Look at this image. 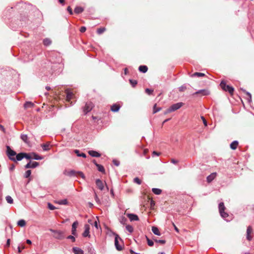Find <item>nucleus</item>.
Returning a JSON list of instances; mask_svg holds the SVG:
<instances>
[{"label": "nucleus", "instance_id": "nucleus-1", "mask_svg": "<svg viewBox=\"0 0 254 254\" xmlns=\"http://www.w3.org/2000/svg\"><path fill=\"white\" fill-rule=\"evenodd\" d=\"M50 61L51 63H55L57 62V66H58L60 68L63 67V64L62 63V59L59 53L55 52H52L50 54Z\"/></svg>", "mask_w": 254, "mask_h": 254}, {"label": "nucleus", "instance_id": "nucleus-2", "mask_svg": "<svg viewBox=\"0 0 254 254\" xmlns=\"http://www.w3.org/2000/svg\"><path fill=\"white\" fill-rule=\"evenodd\" d=\"M219 211L221 216L224 218L226 221H229L230 219H227V218L229 217V214L224 211L225 209V207L224 206L223 202H220L219 204Z\"/></svg>", "mask_w": 254, "mask_h": 254}, {"label": "nucleus", "instance_id": "nucleus-3", "mask_svg": "<svg viewBox=\"0 0 254 254\" xmlns=\"http://www.w3.org/2000/svg\"><path fill=\"white\" fill-rule=\"evenodd\" d=\"M64 174L65 175L68 176L69 177H73V176L79 175L82 178H83V179L85 178V176L82 172H80V171L76 172L73 170H70V171L65 170L64 172Z\"/></svg>", "mask_w": 254, "mask_h": 254}, {"label": "nucleus", "instance_id": "nucleus-4", "mask_svg": "<svg viewBox=\"0 0 254 254\" xmlns=\"http://www.w3.org/2000/svg\"><path fill=\"white\" fill-rule=\"evenodd\" d=\"M6 154L10 160L15 162L14 156L16 155V153L8 145L6 146Z\"/></svg>", "mask_w": 254, "mask_h": 254}, {"label": "nucleus", "instance_id": "nucleus-5", "mask_svg": "<svg viewBox=\"0 0 254 254\" xmlns=\"http://www.w3.org/2000/svg\"><path fill=\"white\" fill-rule=\"evenodd\" d=\"M220 86L222 88V89L226 91H228L230 94H233L234 89L233 87H232L231 86H229L228 85H226L225 82L223 80H222L220 84Z\"/></svg>", "mask_w": 254, "mask_h": 254}, {"label": "nucleus", "instance_id": "nucleus-6", "mask_svg": "<svg viewBox=\"0 0 254 254\" xmlns=\"http://www.w3.org/2000/svg\"><path fill=\"white\" fill-rule=\"evenodd\" d=\"M50 231L54 233L53 237L57 239L62 240L64 238V233L63 231L53 229H50Z\"/></svg>", "mask_w": 254, "mask_h": 254}, {"label": "nucleus", "instance_id": "nucleus-7", "mask_svg": "<svg viewBox=\"0 0 254 254\" xmlns=\"http://www.w3.org/2000/svg\"><path fill=\"white\" fill-rule=\"evenodd\" d=\"M114 235L115 236V245L116 248L118 251H121L122 250V245H120L119 243V240H121V238L119 236V235L116 233H114Z\"/></svg>", "mask_w": 254, "mask_h": 254}, {"label": "nucleus", "instance_id": "nucleus-8", "mask_svg": "<svg viewBox=\"0 0 254 254\" xmlns=\"http://www.w3.org/2000/svg\"><path fill=\"white\" fill-rule=\"evenodd\" d=\"M200 94L201 96H207L210 94V91L207 89L199 90L193 94V95Z\"/></svg>", "mask_w": 254, "mask_h": 254}, {"label": "nucleus", "instance_id": "nucleus-9", "mask_svg": "<svg viewBox=\"0 0 254 254\" xmlns=\"http://www.w3.org/2000/svg\"><path fill=\"white\" fill-rule=\"evenodd\" d=\"M184 105V103L182 102H179L176 104H174L172 105H171L170 108V111L172 112H174L180 108H181Z\"/></svg>", "mask_w": 254, "mask_h": 254}, {"label": "nucleus", "instance_id": "nucleus-10", "mask_svg": "<svg viewBox=\"0 0 254 254\" xmlns=\"http://www.w3.org/2000/svg\"><path fill=\"white\" fill-rule=\"evenodd\" d=\"M39 165V163L37 162H33L31 163V161L28 162L26 165H25V169L29 168H35Z\"/></svg>", "mask_w": 254, "mask_h": 254}, {"label": "nucleus", "instance_id": "nucleus-11", "mask_svg": "<svg viewBox=\"0 0 254 254\" xmlns=\"http://www.w3.org/2000/svg\"><path fill=\"white\" fill-rule=\"evenodd\" d=\"M253 233V229L251 226H249L247 227V232H246V238L247 240L249 241H250L252 239V236L251 234Z\"/></svg>", "mask_w": 254, "mask_h": 254}, {"label": "nucleus", "instance_id": "nucleus-12", "mask_svg": "<svg viewBox=\"0 0 254 254\" xmlns=\"http://www.w3.org/2000/svg\"><path fill=\"white\" fill-rule=\"evenodd\" d=\"M51 63L53 64V65H51V70H52V72L59 73L62 71L63 68H60L59 67L57 66V62Z\"/></svg>", "mask_w": 254, "mask_h": 254}, {"label": "nucleus", "instance_id": "nucleus-13", "mask_svg": "<svg viewBox=\"0 0 254 254\" xmlns=\"http://www.w3.org/2000/svg\"><path fill=\"white\" fill-rule=\"evenodd\" d=\"M93 104L92 102H87L84 108V112L85 113L89 112L93 108Z\"/></svg>", "mask_w": 254, "mask_h": 254}, {"label": "nucleus", "instance_id": "nucleus-14", "mask_svg": "<svg viewBox=\"0 0 254 254\" xmlns=\"http://www.w3.org/2000/svg\"><path fill=\"white\" fill-rule=\"evenodd\" d=\"M84 231L82 233V236L83 237H90V235L89 234V230H90V226L88 224H85L84 225Z\"/></svg>", "mask_w": 254, "mask_h": 254}, {"label": "nucleus", "instance_id": "nucleus-15", "mask_svg": "<svg viewBox=\"0 0 254 254\" xmlns=\"http://www.w3.org/2000/svg\"><path fill=\"white\" fill-rule=\"evenodd\" d=\"M65 93L66 101L69 102L73 97V94L68 89L65 90Z\"/></svg>", "mask_w": 254, "mask_h": 254}, {"label": "nucleus", "instance_id": "nucleus-16", "mask_svg": "<svg viewBox=\"0 0 254 254\" xmlns=\"http://www.w3.org/2000/svg\"><path fill=\"white\" fill-rule=\"evenodd\" d=\"M127 215L131 221H137L139 220L138 217L136 214L132 213H127Z\"/></svg>", "mask_w": 254, "mask_h": 254}, {"label": "nucleus", "instance_id": "nucleus-17", "mask_svg": "<svg viewBox=\"0 0 254 254\" xmlns=\"http://www.w3.org/2000/svg\"><path fill=\"white\" fill-rule=\"evenodd\" d=\"M96 185L99 190H102L104 189V185L102 181L98 179L96 180Z\"/></svg>", "mask_w": 254, "mask_h": 254}, {"label": "nucleus", "instance_id": "nucleus-18", "mask_svg": "<svg viewBox=\"0 0 254 254\" xmlns=\"http://www.w3.org/2000/svg\"><path fill=\"white\" fill-rule=\"evenodd\" d=\"M216 176L217 173L216 172L211 173L210 175L207 177V182L208 183H211L216 178Z\"/></svg>", "mask_w": 254, "mask_h": 254}, {"label": "nucleus", "instance_id": "nucleus-19", "mask_svg": "<svg viewBox=\"0 0 254 254\" xmlns=\"http://www.w3.org/2000/svg\"><path fill=\"white\" fill-rule=\"evenodd\" d=\"M78 222L77 221L74 222L72 224L71 233L74 236H75L76 235V228Z\"/></svg>", "mask_w": 254, "mask_h": 254}, {"label": "nucleus", "instance_id": "nucleus-20", "mask_svg": "<svg viewBox=\"0 0 254 254\" xmlns=\"http://www.w3.org/2000/svg\"><path fill=\"white\" fill-rule=\"evenodd\" d=\"M88 154L92 157H100L101 156L100 153L94 150H89Z\"/></svg>", "mask_w": 254, "mask_h": 254}, {"label": "nucleus", "instance_id": "nucleus-21", "mask_svg": "<svg viewBox=\"0 0 254 254\" xmlns=\"http://www.w3.org/2000/svg\"><path fill=\"white\" fill-rule=\"evenodd\" d=\"M72 251L74 254H84L83 251L80 248L77 247H73Z\"/></svg>", "mask_w": 254, "mask_h": 254}, {"label": "nucleus", "instance_id": "nucleus-22", "mask_svg": "<svg viewBox=\"0 0 254 254\" xmlns=\"http://www.w3.org/2000/svg\"><path fill=\"white\" fill-rule=\"evenodd\" d=\"M16 157H15V162L16 161H21L22 159L24 158V152H21L18 154H16L15 155Z\"/></svg>", "mask_w": 254, "mask_h": 254}, {"label": "nucleus", "instance_id": "nucleus-23", "mask_svg": "<svg viewBox=\"0 0 254 254\" xmlns=\"http://www.w3.org/2000/svg\"><path fill=\"white\" fill-rule=\"evenodd\" d=\"M120 108V106L118 104H114L111 106V110L113 112H118Z\"/></svg>", "mask_w": 254, "mask_h": 254}, {"label": "nucleus", "instance_id": "nucleus-24", "mask_svg": "<svg viewBox=\"0 0 254 254\" xmlns=\"http://www.w3.org/2000/svg\"><path fill=\"white\" fill-rule=\"evenodd\" d=\"M55 202L60 205H67L68 204V201L66 199L56 200Z\"/></svg>", "mask_w": 254, "mask_h": 254}, {"label": "nucleus", "instance_id": "nucleus-25", "mask_svg": "<svg viewBox=\"0 0 254 254\" xmlns=\"http://www.w3.org/2000/svg\"><path fill=\"white\" fill-rule=\"evenodd\" d=\"M74 152L76 154V155L78 157H82L83 158L86 157V155L83 152H80L79 150L75 149V150H74Z\"/></svg>", "mask_w": 254, "mask_h": 254}, {"label": "nucleus", "instance_id": "nucleus-26", "mask_svg": "<svg viewBox=\"0 0 254 254\" xmlns=\"http://www.w3.org/2000/svg\"><path fill=\"white\" fill-rule=\"evenodd\" d=\"M138 70L142 73H145L147 71L148 67L146 65H140L139 66Z\"/></svg>", "mask_w": 254, "mask_h": 254}, {"label": "nucleus", "instance_id": "nucleus-27", "mask_svg": "<svg viewBox=\"0 0 254 254\" xmlns=\"http://www.w3.org/2000/svg\"><path fill=\"white\" fill-rule=\"evenodd\" d=\"M238 145V141L237 140H235V141H233L230 144V148L233 150H235L237 148Z\"/></svg>", "mask_w": 254, "mask_h": 254}, {"label": "nucleus", "instance_id": "nucleus-28", "mask_svg": "<svg viewBox=\"0 0 254 254\" xmlns=\"http://www.w3.org/2000/svg\"><path fill=\"white\" fill-rule=\"evenodd\" d=\"M96 166L97 167V169L99 172H100L102 173H105V169L102 165L99 164H96Z\"/></svg>", "mask_w": 254, "mask_h": 254}, {"label": "nucleus", "instance_id": "nucleus-29", "mask_svg": "<svg viewBox=\"0 0 254 254\" xmlns=\"http://www.w3.org/2000/svg\"><path fill=\"white\" fill-rule=\"evenodd\" d=\"M152 231L156 235L160 236V235H161V234L159 231V229L156 227L153 226L152 227Z\"/></svg>", "mask_w": 254, "mask_h": 254}, {"label": "nucleus", "instance_id": "nucleus-30", "mask_svg": "<svg viewBox=\"0 0 254 254\" xmlns=\"http://www.w3.org/2000/svg\"><path fill=\"white\" fill-rule=\"evenodd\" d=\"M50 144L49 143H47L45 144H41V147L44 151H48L50 150Z\"/></svg>", "mask_w": 254, "mask_h": 254}, {"label": "nucleus", "instance_id": "nucleus-31", "mask_svg": "<svg viewBox=\"0 0 254 254\" xmlns=\"http://www.w3.org/2000/svg\"><path fill=\"white\" fill-rule=\"evenodd\" d=\"M83 8L80 6H77L74 9V12L76 14H79L83 12Z\"/></svg>", "mask_w": 254, "mask_h": 254}, {"label": "nucleus", "instance_id": "nucleus-32", "mask_svg": "<svg viewBox=\"0 0 254 254\" xmlns=\"http://www.w3.org/2000/svg\"><path fill=\"white\" fill-rule=\"evenodd\" d=\"M88 252L90 254H95V250L92 247L91 245H89L87 247Z\"/></svg>", "mask_w": 254, "mask_h": 254}, {"label": "nucleus", "instance_id": "nucleus-33", "mask_svg": "<svg viewBox=\"0 0 254 254\" xmlns=\"http://www.w3.org/2000/svg\"><path fill=\"white\" fill-rule=\"evenodd\" d=\"M152 191L154 194L157 195L160 194L162 192V190L161 189L157 188H153L152 189Z\"/></svg>", "mask_w": 254, "mask_h": 254}, {"label": "nucleus", "instance_id": "nucleus-34", "mask_svg": "<svg viewBox=\"0 0 254 254\" xmlns=\"http://www.w3.org/2000/svg\"><path fill=\"white\" fill-rule=\"evenodd\" d=\"M32 155H33L32 158L35 160H40L43 159V157L39 156V155H38L37 154H36L35 153H33Z\"/></svg>", "mask_w": 254, "mask_h": 254}, {"label": "nucleus", "instance_id": "nucleus-35", "mask_svg": "<svg viewBox=\"0 0 254 254\" xmlns=\"http://www.w3.org/2000/svg\"><path fill=\"white\" fill-rule=\"evenodd\" d=\"M17 225L20 227H24L26 225V222L23 219H20L17 222Z\"/></svg>", "mask_w": 254, "mask_h": 254}, {"label": "nucleus", "instance_id": "nucleus-36", "mask_svg": "<svg viewBox=\"0 0 254 254\" xmlns=\"http://www.w3.org/2000/svg\"><path fill=\"white\" fill-rule=\"evenodd\" d=\"M43 44L46 46H49L51 44V41L48 38H46L43 40Z\"/></svg>", "mask_w": 254, "mask_h": 254}, {"label": "nucleus", "instance_id": "nucleus-37", "mask_svg": "<svg viewBox=\"0 0 254 254\" xmlns=\"http://www.w3.org/2000/svg\"><path fill=\"white\" fill-rule=\"evenodd\" d=\"M21 139L25 143L28 142V136L26 134H22L20 136Z\"/></svg>", "mask_w": 254, "mask_h": 254}, {"label": "nucleus", "instance_id": "nucleus-38", "mask_svg": "<svg viewBox=\"0 0 254 254\" xmlns=\"http://www.w3.org/2000/svg\"><path fill=\"white\" fill-rule=\"evenodd\" d=\"M5 199L7 202L8 203L12 204L13 202V200L12 198L9 195L6 196L5 197Z\"/></svg>", "mask_w": 254, "mask_h": 254}, {"label": "nucleus", "instance_id": "nucleus-39", "mask_svg": "<svg viewBox=\"0 0 254 254\" xmlns=\"http://www.w3.org/2000/svg\"><path fill=\"white\" fill-rule=\"evenodd\" d=\"M161 110V108L160 107H157L156 104H155L153 106V114H155L159 111H160Z\"/></svg>", "mask_w": 254, "mask_h": 254}, {"label": "nucleus", "instance_id": "nucleus-40", "mask_svg": "<svg viewBox=\"0 0 254 254\" xmlns=\"http://www.w3.org/2000/svg\"><path fill=\"white\" fill-rule=\"evenodd\" d=\"M205 74L201 72H194L193 74H192V77L197 76V77H201L204 76Z\"/></svg>", "mask_w": 254, "mask_h": 254}, {"label": "nucleus", "instance_id": "nucleus-41", "mask_svg": "<svg viewBox=\"0 0 254 254\" xmlns=\"http://www.w3.org/2000/svg\"><path fill=\"white\" fill-rule=\"evenodd\" d=\"M33 106H34V104L31 102H26L24 104V107L25 108H31V107H32Z\"/></svg>", "mask_w": 254, "mask_h": 254}, {"label": "nucleus", "instance_id": "nucleus-42", "mask_svg": "<svg viewBox=\"0 0 254 254\" xmlns=\"http://www.w3.org/2000/svg\"><path fill=\"white\" fill-rule=\"evenodd\" d=\"M129 83H130V84L131 85V86L133 87H134L137 83V82L136 80L129 79Z\"/></svg>", "mask_w": 254, "mask_h": 254}, {"label": "nucleus", "instance_id": "nucleus-43", "mask_svg": "<svg viewBox=\"0 0 254 254\" xmlns=\"http://www.w3.org/2000/svg\"><path fill=\"white\" fill-rule=\"evenodd\" d=\"M126 229L127 230L129 233H132L133 231V228L132 226L127 225L126 226Z\"/></svg>", "mask_w": 254, "mask_h": 254}, {"label": "nucleus", "instance_id": "nucleus-44", "mask_svg": "<svg viewBox=\"0 0 254 254\" xmlns=\"http://www.w3.org/2000/svg\"><path fill=\"white\" fill-rule=\"evenodd\" d=\"M187 89V86L185 84H184L179 87V90L180 92L185 91Z\"/></svg>", "mask_w": 254, "mask_h": 254}, {"label": "nucleus", "instance_id": "nucleus-45", "mask_svg": "<svg viewBox=\"0 0 254 254\" xmlns=\"http://www.w3.org/2000/svg\"><path fill=\"white\" fill-rule=\"evenodd\" d=\"M31 174V171L30 170H28L25 172V173L24 174V177L25 178H29Z\"/></svg>", "mask_w": 254, "mask_h": 254}, {"label": "nucleus", "instance_id": "nucleus-46", "mask_svg": "<svg viewBox=\"0 0 254 254\" xmlns=\"http://www.w3.org/2000/svg\"><path fill=\"white\" fill-rule=\"evenodd\" d=\"M146 238L148 245L150 247L153 246L154 245L153 242L152 240H151L150 239H149L147 236H146Z\"/></svg>", "mask_w": 254, "mask_h": 254}, {"label": "nucleus", "instance_id": "nucleus-47", "mask_svg": "<svg viewBox=\"0 0 254 254\" xmlns=\"http://www.w3.org/2000/svg\"><path fill=\"white\" fill-rule=\"evenodd\" d=\"M24 158L27 159H31L32 158V157L30 154L24 152Z\"/></svg>", "mask_w": 254, "mask_h": 254}, {"label": "nucleus", "instance_id": "nucleus-48", "mask_svg": "<svg viewBox=\"0 0 254 254\" xmlns=\"http://www.w3.org/2000/svg\"><path fill=\"white\" fill-rule=\"evenodd\" d=\"M48 208L51 210H54L56 209L55 206H54L53 204L49 202L48 203Z\"/></svg>", "mask_w": 254, "mask_h": 254}, {"label": "nucleus", "instance_id": "nucleus-49", "mask_svg": "<svg viewBox=\"0 0 254 254\" xmlns=\"http://www.w3.org/2000/svg\"><path fill=\"white\" fill-rule=\"evenodd\" d=\"M106 29L105 28H100L98 29L97 32L98 34H102L105 31Z\"/></svg>", "mask_w": 254, "mask_h": 254}, {"label": "nucleus", "instance_id": "nucleus-50", "mask_svg": "<svg viewBox=\"0 0 254 254\" xmlns=\"http://www.w3.org/2000/svg\"><path fill=\"white\" fill-rule=\"evenodd\" d=\"M154 241L156 243H160L161 244H164L166 243V241L164 240H158V239H154Z\"/></svg>", "mask_w": 254, "mask_h": 254}, {"label": "nucleus", "instance_id": "nucleus-51", "mask_svg": "<svg viewBox=\"0 0 254 254\" xmlns=\"http://www.w3.org/2000/svg\"><path fill=\"white\" fill-rule=\"evenodd\" d=\"M244 92H245L247 95H248L249 97L248 101L251 102L252 101L251 94L250 92L246 91V90H244Z\"/></svg>", "mask_w": 254, "mask_h": 254}, {"label": "nucleus", "instance_id": "nucleus-52", "mask_svg": "<svg viewBox=\"0 0 254 254\" xmlns=\"http://www.w3.org/2000/svg\"><path fill=\"white\" fill-rule=\"evenodd\" d=\"M133 182L134 183H136L138 185H140L141 183L140 180L137 177H136L133 179Z\"/></svg>", "mask_w": 254, "mask_h": 254}, {"label": "nucleus", "instance_id": "nucleus-53", "mask_svg": "<svg viewBox=\"0 0 254 254\" xmlns=\"http://www.w3.org/2000/svg\"><path fill=\"white\" fill-rule=\"evenodd\" d=\"M113 163L116 166H119L120 165V161L119 160H116V159H114L113 160Z\"/></svg>", "mask_w": 254, "mask_h": 254}, {"label": "nucleus", "instance_id": "nucleus-54", "mask_svg": "<svg viewBox=\"0 0 254 254\" xmlns=\"http://www.w3.org/2000/svg\"><path fill=\"white\" fill-rule=\"evenodd\" d=\"M127 219L125 217H122L120 220L121 223L123 224H125L126 222H127Z\"/></svg>", "mask_w": 254, "mask_h": 254}, {"label": "nucleus", "instance_id": "nucleus-55", "mask_svg": "<svg viewBox=\"0 0 254 254\" xmlns=\"http://www.w3.org/2000/svg\"><path fill=\"white\" fill-rule=\"evenodd\" d=\"M201 119L203 121V123L205 127H206L207 126V121L205 120V119L204 118V117L203 116H201Z\"/></svg>", "mask_w": 254, "mask_h": 254}, {"label": "nucleus", "instance_id": "nucleus-56", "mask_svg": "<svg viewBox=\"0 0 254 254\" xmlns=\"http://www.w3.org/2000/svg\"><path fill=\"white\" fill-rule=\"evenodd\" d=\"M145 92H146L147 94H149V95H150V94H151L152 93V92H153V90H151V89H149V88H146V89H145Z\"/></svg>", "mask_w": 254, "mask_h": 254}, {"label": "nucleus", "instance_id": "nucleus-57", "mask_svg": "<svg viewBox=\"0 0 254 254\" xmlns=\"http://www.w3.org/2000/svg\"><path fill=\"white\" fill-rule=\"evenodd\" d=\"M67 239L71 240L72 242H75V237L73 236H71V235L68 236L67 237Z\"/></svg>", "mask_w": 254, "mask_h": 254}, {"label": "nucleus", "instance_id": "nucleus-58", "mask_svg": "<svg viewBox=\"0 0 254 254\" xmlns=\"http://www.w3.org/2000/svg\"><path fill=\"white\" fill-rule=\"evenodd\" d=\"M67 10L69 13L70 15H72L73 14L72 10L70 6H68L67 8Z\"/></svg>", "mask_w": 254, "mask_h": 254}, {"label": "nucleus", "instance_id": "nucleus-59", "mask_svg": "<svg viewBox=\"0 0 254 254\" xmlns=\"http://www.w3.org/2000/svg\"><path fill=\"white\" fill-rule=\"evenodd\" d=\"M86 30V28L85 26H82L80 29V31L81 33L84 32Z\"/></svg>", "mask_w": 254, "mask_h": 254}, {"label": "nucleus", "instance_id": "nucleus-60", "mask_svg": "<svg viewBox=\"0 0 254 254\" xmlns=\"http://www.w3.org/2000/svg\"><path fill=\"white\" fill-rule=\"evenodd\" d=\"M93 225L95 226V227L97 229H98L99 227H100V226L98 225V222L97 221H95L94 222Z\"/></svg>", "mask_w": 254, "mask_h": 254}, {"label": "nucleus", "instance_id": "nucleus-61", "mask_svg": "<svg viewBox=\"0 0 254 254\" xmlns=\"http://www.w3.org/2000/svg\"><path fill=\"white\" fill-rule=\"evenodd\" d=\"M10 242V240L9 239H8L6 241V244L5 246V247H8L9 246Z\"/></svg>", "mask_w": 254, "mask_h": 254}, {"label": "nucleus", "instance_id": "nucleus-62", "mask_svg": "<svg viewBox=\"0 0 254 254\" xmlns=\"http://www.w3.org/2000/svg\"><path fill=\"white\" fill-rule=\"evenodd\" d=\"M95 199L96 202L99 203L100 200L96 193L95 194Z\"/></svg>", "mask_w": 254, "mask_h": 254}, {"label": "nucleus", "instance_id": "nucleus-63", "mask_svg": "<svg viewBox=\"0 0 254 254\" xmlns=\"http://www.w3.org/2000/svg\"><path fill=\"white\" fill-rule=\"evenodd\" d=\"M172 112L171 111H170V108L169 107L168 109H167L166 110V111L164 112V114H168L169 113H171Z\"/></svg>", "mask_w": 254, "mask_h": 254}, {"label": "nucleus", "instance_id": "nucleus-64", "mask_svg": "<svg viewBox=\"0 0 254 254\" xmlns=\"http://www.w3.org/2000/svg\"><path fill=\"white\" fill-rule=\"evenodd\" d=\"M171 162L173 164H177L178 161L177 160L172 159H171Z\"/></svg>", "mask_w": 254, "mask_h": 254}]
</instances>
